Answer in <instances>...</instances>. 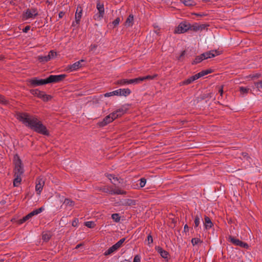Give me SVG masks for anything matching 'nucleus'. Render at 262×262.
Masks as SVG:
<instances>
[{
  "instance_id": "25",
  "label": "nucleus",
  "mask_w": 262,
  "mask_h": 262,
  "mask_svg": "<svg viewBox=\"0 0 262 262\" xmlns=\"http://www.w3.org/2000/svg\"><path fill=\"white\" fill-rule=\"evenodd\" d=\"M186 6H192L195 5V3L193 0H181Z\"/></svg>"
},
{
  "instance_id": "30",
  "label": "nucleus",
  "mask_w": 262,
  "mask_h": 262,
  "mask_svg": "<svg viewBox=\"0 0 262 262\" xmlns=\"http://www.w3.org/2000/svg\"><path fill=\"white\" fill-rule=\"evenodd\" d=\"M143 81L142 77H138L134 79H129L130 84H138Z\"/></svg>"
},
{
  "instance_id": "22",
  "label": "nucleus",
  "mask_w": 262,
  "mask_h": 262,
  "mask_svg": "<svg viewBox=\"0 0 262 262\" xmlns=\"http://www.w3.org/2000/svg\"><path fill=\"white\" fill-rule=\"evenodd\" d=\"M117 248L115 246V245H114L112 247L109 248L108 249L105 251V252L104 253V255L105 256H107L108 255L112 254L113 252L117 251Z\"/></svg>"
},
{
  "instance_id": "14",
  "label": "nucleus",
  "mask_w": 262,
  "mask_h": 262,
  "mask_svg": "<svg viewBox=\"0 0 262 262\" xmlns=\"http://www.w3.org/2000/svg\"><path fill=\"white\" fill-rule=\"evenodd\" d=\"M201 221H202V214L200 212H197L196 215L194 217V229L198 231L200 228V225Z\"/></svg>"
},
{
  "instance_id": "32",
  "label": "nucleus",
  "mask_w": 262,
  "mask_h": 262,
  "mask_svg": "<svg viewBox=\"0 0 262 262\" xmlns=\"http://www.w3.org/2000/svg\"><path fill=\"white\" fill-rule=\"evenodd\" d=\"M38 60L41 62H47L50 60V58L48 55L46 56H41L38 57Z\"/></svg>"
},
{
  "instance_id": "64",
  "label": "nucleus",
  "mask_w": 262,
  "mask_h": 262,
  "mask_svg": "<svg viewBox=\"0 0 262 262\" xmlns=\"http://www.w3.org/2000/svg\"><path fill=\"white\" fill-rule=\"evenodd\" d=\"M81 246V245L79 244L76 246V249L79 248Z\"/></svg>"
},
{
  "instance_id": "13",
  "label": "nucleus",
  "mask_w": 262,
  "mask_h": 262,
  "mask_svg": "<svg viewBox=\"0 0 262 262\" xmlns=\"http://www.w3.org/2000/svg\"><path fill=\"white\" fill-rule=\"evenodd\" d=\"M220 54H221L220 51L216 50H211V51L203 53V56H204V58H205V59H207L208 58L215 57L216 56L219 55Z\"/></svg>"
},
{
  "instance_id": "31",
  "label": "nucleus",
  "mask_w": 262,
  "mask_h": 262,
  "mask_svg": "<svg viewBox=\"0 0 262 262\" xmlns=\"http://www.w3.org/2000/svg\"><path fill=\"white\" fill-rule=\"evenodd\" d=\"M250 91V89L244 86H241L239 87V92L241 94L243 95H246Z\"/></svg>"
},
{
  "instance_id": "51",
  "label": "nucleus",
  "mask_w": 262,
  "mask_h": 262,
  "mask_svg": "<svg viewBox=\"0 0 262 262\" xmlns=\"http://www.w3.org/2000/svg\"><path fill=\"white\" fill-rule=\"evenodd\" d=\"M121 90L120 89H118L117 90L114 91V92L115 93L114 95L115 96H120V93H121Z\"/></svg>"
},
{
  "instance_id": "46",
  "label": "nucleus",
  "mask_w": 262,
  "mask_h": 262,
  "mask_svg": "<svg viewBox=\"0 0 262 262\" xmlns=\"http://www.w3.org/2000/svg\"><path fill=\"white\" fill-rule=\"evenodd\" d=\"M254 84H255V86L257 89H262V80L258 81V82H255Z\"/></svg>"
},
{
  "instance_id": "3",
  "label": "nucleus",
  "mask_w": 262,
  "mask_h": 262,
  "mask_svg": "<svg viewBox=\"0 0 262 262\" xmlns=\"http://www.w3.org/2000/svg\"><path fill=\"white\" fill-rule=\"evenodd\" d=\"M100 190L103 192L109 193L112 195H125L126 194V191L121 189L118 187H114L112 186H103L100 188Z\"/></svg>"
},
{
  "instance_id": "11",
  "label": "nucleus",
  "mask_w": 262,
  "mask_h": 262,
  "mask_svg": "<svg viewBox=\"0 0 262 262\" xmlns=\"http://www.w3.org/2000/svg\"><path fill=\"white\" fill-rule=\"evenodd\" d=\"M114 113H112L104 117L103 120L99 123V126H104L108 123L113 122L116 119V116H114Z\"/></svg>"
},
{
  "instance_id": "33",
  "label": "nucleus",
  "mask_w": 262,
  "mask_h": 262,
  "mask_svg": "<svg viewBox=\"0 0 262 262\" xmlns=\"http://www.w3.org/2000/svg\"><path fill=\"white\" fill-rule=\"evenodd\" d=\"M192 245L194 246L199 244L202 243V241L199 238H192L191 241Z\"/></svg>"
},
{
  "instance_id": "42",
  "label": "nucleus",
  "mask_w": 262,
  "mask_h": 262,
  "mask_svg": "<svg viewBox=\"0 0 262 262\" xmlns=\"http://www.w3.org/2000/svg\"><path fill=\"white\" fill-rule=\"evenodd\" d=\"M64 203L67 205H69V206H72L74 205V203L73 201H71V200L70 199H66L65 200H64Z\"/></svg>"
},
{
  "instance_id": "60",
  "label": "nucleus",
  "mask_w": 262,
  "mask_h": 262,
  "mask_svg": "<svg viewBox=\"0 0 262 262\" xmlns=\"http://www.w3.org/2000/svg\"><path fill=\"white\" fill-rule=\"evenodd\" d=\"M77 222L78 221H76V220H74L73 222H72V226H77Z\"/></svg>"
},
{
  "instance_id": "43",
  "label": "nucleus",
  "mask_w": 262,
  "mask_h": 262,
  "mask_svg": "<svg viewBox=\"0 0 262 262\" xmlns=\"http://www.w3.org/2000/svg\"><path fill=\"white\" fill-rule=\"evenodd\" d=\"M51 238V235L48 233H45L42 235V239L44 241L48 242Z\"/></svg>"
},
{
  "instance_id": "63",
  "label": "nucleus",
  "mask_w": 262,
  "mask_h": 262,
  "mask_svg": "<svg viewBox=\"0 0 262 262\" xmlns=\"http://www.w3.org/2000/svg\"><path fill=\"white\" fill-rule=\"evenodd\" d=\"M120 262H130V261L127 260V259H124L122 261H121Z\"/></svg>"
},
{
  "instance_id": "53",
  "label": "nucleus",
  "mask_w": 262,
  "mask_h": 262,
  "mask_svg": "<svg viewBox=\"0 0 262 262\" xmlns=\"http://www.w3.org/2000/svg\"><path fill=\"white\" fill-rule=\"evenodd\" d=\"M189 229V227L187 224L184 225V232H188Z\"/></svg>"
},
{
  "instance_id": "37",
  "label": "nucleus",
  "mask_w": 262,
  "mask_h": 262,
  "mask_svg": "<svg viewBox=\"0 0 262 262\" xmlns=\"http://www.w3.org/2000/svg\"><path fill=\"white\" fill-rule=\"evenodd\" d=\"M112 218L116 222H119L120 220V217L119 216V215L118 213H114V214H113L112 215Z\"/></svg>"
},
{
  "instance_id": "50",
  "label": "nucleus",
  "mask_w": 262,
  "mask_h": 262,
  "mask_svg": "<svg viewBox=\"0 0 262 262\" xmlns=\"http://www.w3.org/2000/svg\"><path fill=\"white\" fill-rule=\"evenodd\" d=\"M24 217V220L26 222L31 219L32 217L30 213L28 214L27 215L25 216Z\"/></svg>"
},
{
  "instance_id": "26",
  "label": "nucleus",
  "mask_w": 262,
  "mask_h": 262,
  "mask_svg": "<svg viewBox=\"0 0 262 262\" xmlns=\"http://www.w3.org/2000/svg\"><path fill=\"white\" fill-rule=\"evenodd\" d=\"M120 96H127L131 93V91L129 89H120Z\"/></svg>"
},
{
  "instance_id": "27",
  "label": "nucleus",
  "mask_w": 262,
  "mask_h": 262,
  "mask_svg": "<svg viewBox=\"0 0 262 262\" xmlns=\"http://www.w3.org/2000/svg\"><path fill=\"white\" fill-rule=\"evenodd\" d=\"M43 210H44L43 207H41L39 208H38L37 209H35V210L32 211V212H31L29 213L30 214L31 217H32L34 215H37L39 213H41Z\"/></svg>"
},
{
  "instance_id": "16",
  "label": "nucleus",
  "mask_w": 262,
  "mask_h": 262,
  "mask_svg": "<svg viewBox=\"0 0 262 262\" xmlns=\"http://www.w3.org/2000/svg\"><path fill=\"white\" fill-rule=\"evenodd\" d=\"M156 249L162 258L164 259H168L169 253L167 251L163 249L160 247H157Z\"/></svg>"
},
{
  "instance_id": "54",
  "label": "nucleus",
  "mask_w": 262,
  "mask_h": 262,
  "mask_svg": "<svg viewBox=\"0 0 262 262\" xmlns=\"http://www.w3.org/2000/svg\"><path fill=\"white\" fill-rule=\"evenodd\" d=\"M97 47V46L96 45H92L90 47V50L91 51H94L95 50Z\"/></svg>"
},
{
  "instance_id": "8",
  "label": "nucleus",
  "mask_w": 262,
  "mask_h": 262,
  "mask_svg": "<svg viewBox=\"0 0 262 262\" xmlns=\"http://www.w3.org/2000/svg\"><path fill=\"white\" fill-rule=\"evenodd\" d=\"M190 28V24L186 21L181 23L175 29L174 33L176 34L183 33L189 30Z\"/></svg>"
},
{
  "instance_id": "12",
  "label": "nucleus",
  "mask_w": 262,
  "mask_h": 262,
  "mask_svg": "<svg viewBox=\"0 0 262 262\" xmlns=\"http://www.w3.org/2000/svg\"><path fill=\"white\" fill-rule=\"evenodd\" d=\"M84 61V60L81 59L80 60L72 64L69 65L67 67V71L70 72L76 71L81 67V62Z\"/></svg>"
},
{
  "instance_id": "24",
  "label": "nucleus",
  "mask_w": 262,
  "mask_h": 262,
  "mask_svg": "<svg viewBox=\"0 0 262 262\" xmlns=\"http://www.w3.org/2000/svg\"><path fill=\"white\" fill-rule=\"evenodd\" d=\"M204 59H205V58H204V56H203V53H202L200 55L196 56L194 60L192 62V64H195L201 62L202 61H203Z\"/></svg>"
},
{
  "instance_id": "56",
  "label": "nucleus",
  "mask_w": 262,
  "mask_h": 262,
  "mask_svg": "<svg viewBox=\"0 0 262 262\" xmlns=\"http://www.w3.org/2000/svg\"><path fill=\"white\" fill-rule=\"evenodd\" d=\"M185 51H183L181 52V53L180 56L179 57L178 59L180 60L182 57H183L185 55Z\"/></svg>"
},
{
  "instance_id": "10",
  "label": "nucleus",
  "mask_w": 262,
  "mask_h": 262,
  "mask_svg": "<svg viewBox=\"0 0 262 262\" xmlns=\"http://www.w3.org/2000/svg\"><path fill=\"white\" fill-rule=\"evenodd\" d=\"M45 180L43 178L38 177L36 179V185H35V191L37 194L40 195L42 190L43 187L45 185Z\"/></svg>"
},
{
  "instance_id": "39",
  "label": "nucleus",
  "mask_w": 262,
  "mask_h": 262,
  "mask_svg": "<svg viewBox=\"0 0 262 262\" xmlns=\"http://www.w3.org/2000/svg\"><path fill=\"white\" fill-rule=\"evenodd\" d=\"M57 55L56 52L53 50L50 51L48 53V57L50 58V60L54 58Z\"/></svg>"
},
{
  "instance_id": "36",
  "label": "nucleus",
  "mask_w": 262,
  "mask_h": 262,
  "mask_svg": "<svg viewBox=\"0 0 262 262\" xmlns=\"http://www.w3.org/2000/svg\"><path fill=\"white\" fill-rule=\"evenodd\" d=\"M84 225L88 228H93L95 227V224L92 221H88L84 223Z\"/></svg>"
},
{
  "instance_id": "19",
  "label": "nucleus",
  "mask_w": 262,
  "mask_h": 262,
  "mask_svg": "<svg viewBox=\"0 0 262 262\" xmlns=\"http://www.w3.org/2000/svg\"><path fill=\"white\" fill-rule=\"evenodd\" d=\"M106 177L108 178V179L110 180L112 183L114 185H116L117 182L120 183V181H119V178L117 177H115L114 175L111 174H107Z\"/></svg>"
},
{
  "instance_id": "40",
  "label": "nucleus",
  "mask_w": 262,
  "mask_h": 262,
  "mask_svg": "<svg viewBox=\"0 0 262 262\" xmlns=\"http://www.w3.org/2000/svg\"><path fill=\"white\" fill-rule=\"evenodd\" d=\"M140 183V187L142 188L145 186L146 183V179L144 178H141L139 180Z\"/></svg>"
},
{
  "instance_id": "41",
  "label": "nucleus",
  "mask_w": 262,
  "mask_h": 262,
  "mask_svg": "<svg viewBox=\"0 0 262 262\" xmlns=\"http://www.w3.org/2000/svg\"><path fill=\"white\" fill-rule=\"evenodd\" d=\"M189 30H193L194 31H198L200 30L199 25L195 24L192 26L190 25V28Z\"/></svg>"
},
{
  "instance_id": "52",
  "label": "nucleus",
  "mask_w": 262,
  "mask_h": 262,
  "mask_svg": "<svg viewBox=\"0 0 262 262\" xmlns=\"http://www.w3.org/2000/svg\"><path fill=\"white\" fill-rule=\"evenodd\" d=\"M65 14V12L63 11H60L59 12L58 17L59 18H62Z\"/></svg>"
},
{
  "instance_id": "9",
  "label": "nucleus",
  "mask_w": 262,
  "mask_h": 262,
  "mask_svg": "<svg viewBox=\"0 0 262 262\" xmlns=\"http://www.w3.org/2000/svg\"><path fill=\"white\" fill-rule=\"evenodd\" d=\"M228 241L235 246H239L245 249H248L249 248V246L246 243L243 242L242 241L230 235L228 237Z\"/></svg>"
},
{
  "instance_id": "48",
  "label": "nucleus",
  "mask_w": 262,
  "mask_h": 262,
  "mask_svg": "<svg viewBox=\"0 0 262 262\" xmlns=\"http://www.w3.org/2000/svg\"><path fill=\"white\" fill-rule=\"evenodd\" d=\"M114 94L115 93L114 92V91H112L111 92L106 93L105 94H104V96L105 97H111L113 96H115Z\"/></svg>"
},
{
  "instance_id": "59",
  "label": "nucleus",
  "mask_w": 262,
  "mask_h": 262,
  "mask_svg": "<svg viewBox=\"0 0 262 262\" xmlns=\"http://www.w3.org/2000/svg\"><path fill=\"white\" fill-rule=\"evenodd\" d=\"M187 85L186 83H185V80L184 81H182L179 83L180 86H182V85Z\"/></svg>"
},
{
  "instance_id": "1",
  "label": "nucleus",
  "mask_w": 262,
  "mask_h": 262,
  "mask_svg": "<svg viewBox=\"0 0 262 262\" xmlns=\"http://www.w3.org/2000/svg\"><path fill=\"white\" fill-rule=\"evenodd\" d=\"M17 118L27 127L40 134L49 136V133L46 127L35 116L30 115L26 113H19Z\"/></svg>"
},
{
  "instance_id": "23",
  "label": "nucleus",
  "mask_w": 262,
  "mask_h": 262,
  "mask_svg": "<svg viewBox=\"0 0 262 262\" xmlns=\"http://www.w3.org/2000/svg\"><path fill=\"white\" fill-rule=\"evenodd\" d=\"M14 179L13 180V185L15 187H17L20 184L21 181V176H14Z\"/></svg>"
},
{
  "instance_id": "44",
  "label": "nucleus",
  "mask_w": 262,
  "mask_h": 262,
  "mask_svg": "<svg viewBox=\"0 0 262 262\" xmlns=\"http://www.w3.org/2000/svg\"><path fill=\"white\" fill-rule=\"evenodd\" d=\"M120 19L119 17H117L116 18L113 22L112 24L114 26V27L118 26L120 23Z\"/></svg>"
},
{
  "instance_id": "29",
  "label": "nucleus",
  "mask_w": 262,
  "mask_h": 262,
  "mask_svg": "<svg viewBox=\"0 0 262 262\" xmlns=\"http://www.w3.org/2000/svg\"><path fill=\"white\" fill-rule=\"evenodd\" d=\"M196 77H195V74L194 75H193L188 78L185 79V83H186L187 85H188L189 84H191L195 80H197Z\"/></svg>"
},
{
  "instance_id": "21",
  "label": "nucleus",
  "mask_w": 262,
  "mask_h": 262,
  "mask_svg": "<svg viewBox=\"0 0 262 262\" xmlns=\"http://www.w3.org/2000/svg\"><path fill=\"white\" fill-rule=\"evenodd\" d=\"M211 72V71L210 70H203L201 72L197 73L195 74V77H196L197 79L202 77Z\"/></svg>"
},
{
  "instance_id": "49",
  "label": "nucleus",
  "mask_w": 262,
  "mask_h": 262,
  "mask_svg": "<svg viewBox=\"0 0 262 262\" xmlns=\"http://www.w3.org/2000/svg\"><path fill=\"white\" fill-rule=\"evenodd\" d=\"M30 29V26H26L23 29V31L24 33H27L28 31Z\"/></svg>"
},
{
  "instance_id": "34",
  "label": "nucleus",
  "mask_w": 262,
  "mask_h": 262,
  "mask_svg": "<svg viewBox=\"0 0 262 262\" xmlns=\"http://www.w3.org/2000/svg\"><path fill=\"white\" fill-rule=\"evenodd\" d=\"M125 239L126 238H122L120 239L118 242H117L115 244H114L118 249L122 247L123 244L125 241Z\"/></svg>"
},
{
  "instance_id": "20",
  "label": "nucleus",
  "mask_w": 262,
  "mask_h": 262,
  "mask_svg": "<svg viewBox=\"0 0 262 262\" xmlns=\"http://www.w3.org/2000/svg\"><path fill=\"white\" fill-rule=\"evenodd\" d=\"M134 24V15L130 14L128 17L127 18L125 22V25L126 27H130L132 26Z\"/></svg>"
},
{
  "instance_id": "45",
  "label": "nucleus",
  "mask_w": 262,
  "mask_h": 262,
  "mask_svg": "<svg viewBox=\"0 0 262 262\" xmlns=\"http://www.w3.org/2000/svg\"><path fill=\"white\" fill-rule=\"evenodd\" d=\"M0 103L2 104L7 103V100L6 99L5 97L2 95H0Z\"/></svg>"
},
{
  "instance_id": "15",
  "label": "nucleus",
  "mask_w": 262,
  "mask_h": 262,
  "mask_svg": "<svg viewBox=\"0 0 262 262\" xmlns=\"http://www.w3.org/2000/svg\"><path fill=\"white\" fill-rule=\"evenodd\" d=\"M204 226L206 230L210 229L213 226V224L211 222V219L208 216L205 215L204 217Z\"/></svg>"
},
{
  "instance_id": "47",
  "label": "nucleus",
  "mask_w": 262,
  "mask_h": 262,
  "mask_svg": "<svg viewBox=\"0 0 262 262\" xmlns=\"http://www.w3.org/2000/svg\"><path fill=\"white\" fill-rule=\"evenodd\" d=\"M141 258V256L139 255H136L134 257L133 262H140Z\"/></svg>"
},
{
  "instance_id": "5",
  "label": "nucleus",
  "mask_w": 262,
  "mask_h": 262,
  "mask_svg": "<svg viewBox=\"0 0 262 262\" xmlns=\"http://www.w3.org/2000/svg\"><path fill=\"white\" fill-rule=\"evenodd\" d=\"M14 165V176H22L24 172V166L18 157H15Z\"/></svg>"
},
{
  "instance_id": "62",
  "label": "nucleus",
  "mask_w": 262,
  "mask_h": 262,
  "mask_svg": "<svg viewBox=\"0 0 262 262\" xmlns=\"http://www.w3.org/2000/svg\"><path fill=\"white\" fill-rule=\"evenodd\" d=\"M243 155L244 156V157L245 158H246L247 159H248V158H249V156H248V154L247 153H243Z\"/></svg>"
},
{
  "instance_id": "7",
  "label": "nucleus",
  "mask_w": 262,
  "mask_h": 262,
  "mask_svg": "<svg viewBox=\"0 0 262 262\" xmlns=\"http://www.w3.org/2000/svg\"><path fill=\"white\" fill-rule=\"evenodd\" d=\"M30 92L33 95L41 99L43 101H48L52 98L51 95H47L43 92L40 91L37 89L31 90Z\"/></svg>"
},
{
  "instance_id": "4",
  "label": "nucleus",
  "mask_w": 262,
  "mask_h": 262,
  "mask_svg": "<svg viewBox=\"0 0 262 262\" xmlns=\"http://www.w3.org/2000/svg\"><path fill=\"white\" fill-rule=\"evenodd\" d=\"M38 15V11L37 8L32 7L28 8L22 14V18L24 20L34 19Z\"/></svg>"
},
{
  "instance_id": "35",
  "label": "nucleus",
  "mask_w": 262,
  "mask_h": 262,
  "mask_svg": "<svg viewBox=\"0 0 262 262\" xmlns=\"http://www.w3.org/2000/svg\"><path fill=\"white\" fill-rule=\"evenodd\" d=\"M146 242H147V244L149 247H150L151 246V244L153 242V238H152V235H151L150 233L148 235V236L147 237V239H146Z\"/></svg>"
},
{
  "instance_id": "55",
  "label": "nucleus",
  "mask_w": 262,
  "mask_h": 262,
  "mask_svg": "<svg viewBox=\"0 0 262 262\" xmlns=\"http://www.w3.org/2000/svg\"><path fill=\"white\" fill-rule=\"evenodd\" d=\"M206 26L205 25H199L200 30H203L205 29Z\"/></svg>"
},
{
  "instance_id": "38",
  "label": "nucleus",
  "mask_w": 262,
  "mask_h": 262,
  "mask_svg": "<svg viewBox=\"0 0 262 262\" xmlns=\"http://www.w3.org/2000/svg\"><path fill=\"white\" fill-rule=\"evenodd\" d=\"M157 76V75L155 74L153 76L147 75L146 76L142 77L143 79V81L146 80H152L154 79L155 77Z\"/></svg>"
},
{
  "instance_id": "18",
  "label": "nucleus",
  "mask_w": 262,
  "mask_h": 262,
  "mask_svg": "<svg viewBox=\"0 0 262 262\" xmlns=\"http://www.w3.org/2000/svg\"><path fill=\"white\" fill-rule=\"evenodd\" d=\"M82 10L81 8L79 9L77 8L75 13V18L76 19V24H79L80 21V19L82 16Z\"/></svg>"
},
{
  "instance_id": "17",
  "label": "nucleus",
  "mask_w": 262,
  "mask_h": 262,
  "mask_svg": "<svg viewBox=\"0 0 262 262\" xmlns=\"http://www.w3.org/2000/svg\"><path fill=\"white\" fill-rule=\"evenodd\" d=\"M126 109L123 107H122L114 111L113 112V113L115 114L114 116H116L115 118H117L123 115L126 112Z\"/></svg>"
},
{
  "instance_id": "57",
  "label": "nucleus",
  "mask_w": 262,
  "mask_h": 262,
  "mask_svg": "<svg viewBox=\"0 0 262 262\" xmlns=\"http://www.w3.org/2000/svg\"><path fill=\"white\" fill-rule=\"evenodd\" d=\"M219 92L220 93L221 96H222V95L223 94V86H222L221 88L219 89Z\"/></svg>"
},
{
  "instance_id": "28",
  "label": "nucleus",
  "mask_w": 262,
  "mask_h": 262,
  "mask_svg": "<svg viewBox=\"0 0 262 262\" xmlns=\"http://www.w3.org/2000/svg\"><path fill=\"white\" fill-rule=\"evenodd\" d=\"M117 83L121 85H125L130 84L129 82V79H122L118 80L117 81Z\"/></svg>"
},
{
  "instance_id": "58",
  "label": "nucleus",
  "mask_w": 262,
  "mask_h": 262,
  "mask_svg": "<svg viewBox=\"0 0 262 262\" xmlns=\"http://www.w3.org/2000/svg\"><path fill=\"white\" fill-rule=\"evenodd\" d=\"M26 221L24 220V217L18 220V223L19 224H22L25 223Z\"/></svg>"
},
{
  "instance_id": "61",
  "label": "nucleus",
  "mask_w": 262,
  "mask_h": 262,
  "mask_svg": "<svg viewBox=\"0 0 262 262\" xmlns=\"http://www.w3.org/2000/svg\"><path fill=\"white\" fill-rule=\"evenodd\" d=\"M79 24H76V20H75V21H74L72 23V26L73 27H75V26H76L77 25H79Z\"/></svg>"
},
{
  "instance_id": "2",
  "label": "nucleus",
  "mask_w": 262,
  "mask_h": 262,
  "mask_svg": "<svg viewBox=\"0 0 262 262\" xmlns=\"http://www.w3.org/2000/svg\"><path fill=\"white\" fill-rule=\"evenodd\" d=\"M66 77L65 74H60L58 75H51L47 78L45 79H39L37 78H34L30 80V84L34 86H39L46 84L50 83H57L62 81Z\"/></svg>"
},
{
  "instance_id": "6",
  "label": "nucleus",
  "mask_w": 262,
  "mask_h": 262,
  "mask_svg": "<svg viewBox=\"0 0 262 262\" xmlns=\"http://www.w3.org/2000/svg\"><path fill=\"white\" fill-rule=\"evenodd\" d=\"M96 8L98 10V13L95 14L93 17L95 20L100 21L103 18L105 14L104 4L100 1H97Z\"/></svg>"
}]
</instances>
